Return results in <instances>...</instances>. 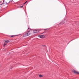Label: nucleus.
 Listing matches in <instances>:
<instances>
[{"mask_svg": "<svg viewBox=\"0 0 79 79\" xmlns=\"http://www.w3.org/2000/svg\"><path fill=\"white\" fill-rule=\"evenodd\" d=\"M30 34H31V33H29V32H28L25 34L24 37H27V36H29Z\"/></svg>", "mask_w": 79, "mask_h": 79, "instance_id": "f257e3e1", "label": "nucleus"}, {"mask_svg": "<svg viewBox=\"0 0 79 79\" xmlns=\"http://www.w3.org/2000/svg\"><path fill=\"white\" fill-rule=\"evenodd\" d=\"M38 37H40V38H41V39L45 38V35H39Z\"/></svg>", "mask_w": 79, "mask_h": 79, "instance_id": "f03ea898", "label": "nucleus"}, {"mask_svg": "<svg viewBox=\"0 0 79 79\" xmlns=\"http://www.w3.org/2000/svg\"><path fill=\"white\" fill-rule=\"evenodd\" d=\"M38 32H39V30L38 29L35 30L33 31V32H34V33H37Z\"/></svg>", "mask_w": 79, "mask_h": 79, "instance_id": "7ed1b4c3", "label": "nucleus"}, {"mask_svg": "<svg viewBox=\"0 0 79 79\" xmlns=\"http://www.w3.org/2000/svg\"><path fill=\"white\" fill-rule=\"evenodd\" d=\"M73 71L75 74H79V72H78L74 70H73Z\"/></svg>", "mask_w": 79, "mask_h": 79, "instance_id": "20e7f679", "label": "nucleus"}, {"mask_svg": "<svg viewBox=\"0 0 79 79\" xmlns=\"http://www.w3.org/2000/svg\"><path fill=\"white\" fill-rule=\"evenodd\" d=\"M7 44L5 42L4 43L3 47H5V45H6Z\"/></svg>", "mask_w": 79, "mask_h": 79, "instance_id": "39448f33", "label": "nucleus"}, {"mask_svg": "<svg viewBox=\"0 0 79 79\" xmlns=\"http://www.w3.org/2000/svg\"><path fill=\"white\" fill-rule=\"evenodd\" d=\"M9 40H6V41H5V42L7 44V43H8V42H9Z\"/></svg>", "mask_w": 79, "mask_h": 79, "instance_id": "423d86ee", "label": "nucleus"}, {"mask_svg": "<svg viewBox=\"0 0 79 79\" xmlns=\"http://www.w3.org/2000/svg\"><path fill=\"white\" fill-rule=\"evenodd\" d=\"M17 35H11L10 37H15V36H16Z\"/></svg>", "mask_w": 79, "mask_h": 79, "instance_id": "0eeeda50", "label": "nucleus"}, {"mask_svg": "<svg viewBox=\"0 0 79 79\" xmlns=\"http://www.w3.org/2000/svg\"><path fill=\"white\" fill-rule=\"evenodd\" d=\"M39 76V77H43V76H42V75H40Z\"/></svg>", "mask_w": 79, "mask_h": 79, "instance_id": "6e6552de", "label": "nucleus"}, {"mask_svg": "<svg viewBox=\"0 0 79 79\" xmlns=\"http://www.w3.org/2000/svg\"><path fill=\"white\" fill-rule=\"evenodd\" d=\"M27 1L26 2H25V3H24V5H25V4H26V3H27Z\"/></svg>", "mask_w": 79, "mask_h": 79, "instance_id": "1a4fd4ad", "label": "nucleus"}, {"mask_svg": "<svg viewBox=\"0 0 79 79\" xmlns=\"http://www.w3.org/2000/svg\"><path fill=\"white\" fill-rule=\"evenodd\" d=\"M4 1H5V0H3V3H2V4L1 5H3V3H4V2H5Z\"/></svg>", "mask_w": 79, "mask_h": 79, "instance_id": "9d476101", "label": "nucleus"}, {"mask_svg": "<svg viewBox=\"0 0 79 79\" xmlns=\"http://www.w3.org/2000/svg\"><path fill=\"white\" fill-rule=\"evenodd\" d=\"M61 24H64V23L61 22Z\"/></svg>", "mask_w": 79, "mask_h": 79, "instance_id": "9b49d317", "label": "nucleus"}, {"mask_svg": "<svg viewBox=\"0 0 79 79\" xmlns=\"http://www.w3.org/2000/svg\"><path fill=\"white\" fill-rule=\"evenodd\" d=\"M10 3V1H9V2L8 3H6V4H8V3Z\"/></svg>", "mask_w": 79, "mask_h": 79, "instance_id": "f8f14e48", "label": "nucleus"}, {"mask_svg": "<svg viewBox=\"0 0 79 79\" xmlns=\"http://www.w3.org/2000/svg\"><path fill=\"white\" fill-rule=\"evenodd\" d=\"M10 3V1H9V2L8 3H6V4H8V3Z\"/></svg>", "mask_w": 79, "mask_h": 79, "instance_id": "ddd939ff", "label": "nucleus"}, {"mask_svg": "<svg viewBox=\"0 0 79 79\" xmlns=\"http://www.w3.org/2000/svg\"><path fill=\"white\" fill-rule=\"evenodd\" d=\"M23 6H20V8H23Z\"/></svg>", "mask_w": 79, "mask_h": 79, "instance_id": "4468645a", "label": "nucleus"}, {"mask_svg": "<svg viewBox=\"0 0 79 79\" xmlns=\"http://www.w3.org/2000/svg\"><path fill=\"white\" fill-rule=\"evenodd\" d=\"M2 1H1L0 2V3H2Z\"/></svg>", "mask_w": 79, "mask_h": 79, "instance_id": "2eb2a0df", "label": "nucleus"}, {"mask_svg": "<svg viewBox=\"0 0 79 79\" xmlns=\"http://www.w3.org/2000/svg\"><path fill=\"white\" fill-rule=\"evenodd\" d=\"M47 29H44V31H45V30H47Z\"/></svg>", "mask_w": 79, "mask_h": 79, "instance_id": "dca6fc26", "label": "nucleus"}, {"mask_svg": "<svg viewBox=\"0 0 79 79\" xmlns=\"http://www.w3.org/2000/svg\"><path fill=\"white\" fill-rule=\"evenodd\" d=\"M29 29V28H28V29Z\"/></svg>", "mask_w": 79, "mask_h": 79, "instance_id": "f3484780", "label": "nucleus"}]
</instances>
